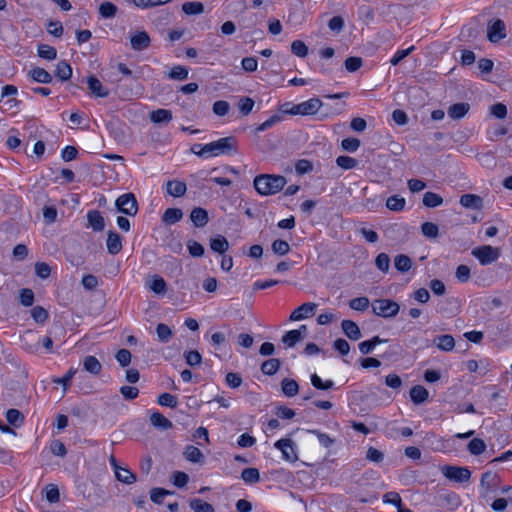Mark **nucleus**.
<instances>
[{
	"instance_id": "nucleus-31",
	"label": "nucleus",
	"mask_w": 512,
	"mask_h": 512,
	"mask_svg": "<svg viewBox=\"0 0 512 512\" xmlns=\"http://www.w3.org/2000/svg\"><path fill=\"white\" fill-rule=\"evenodd\" d=\"M394 266L399 272L406 273L412 267V260L405 254H399L394 258Z\"/></svg>"
},
{
	"instance_id": "nucleus-25",
	"label": "nucleus",
	"mask_w": 512,
	"mask_h": 512,
	"mask_svg": "<svg viewBox=\"0 0 512 512\" xmlns=\"http://www.w3.org/2000/svg\"><path fill=\"white\" fill-rule=\"evenodd\" d=\"M281 391L286 397H294L299 392V385L294 379L284 378L281 381Z\"/></svg>"
},
{
	"instance_id": "nucleus-20",
	"label": "nucleus",
	"mask_w": 512,
	"mask_h": 512,
	"mask_svg": "<svg viewBox=\"0 0 512 512\" xmlns=\"http://www.w3.org/2000/svg\"><path fill=\"white\" fill-rule=\"evenodd\" d=\"M167 193L173 197H181L186 193L185 182L179 180H170L166 184Z\"/></svg>"
},
{
	"instance_id": "nucleus-56",
	"label": "nucleus",
	"mask_w": 512,
	"mask_h": 512,
	"mask_svg": "<svg viewBox=\"0 0 512 512\" xmlns=\"http://www.w3.org/2000/svg\"><path fill=\"white\" fill-rule=\"evenodd\" d=\"M76 372H77L76 368H70L63 377L53 378L52 381L56 384H61L64 388V391H66L70 385L72 378L76 374Z\"/></svg>"
},
{
	"instance_id": "nucleus-38",
	"label": "nucleus",
	"mask_w": 512,
	"mask_h": 512,
	"mask_svg": "<svg viewBox=\"0 0 512 512\" xmlns=\"http://www.w3.org/2000/svg\"><path fill=\"white\" fill-rule=\"evenodd\" d=\"M405 204L406 200L398 195L390 196L386 201V207L391 211H402Z\"/></svg>"
},
{
	"instance_id": "nucleus-5",
	"label": "nucleus",
	"mask_w": 512,
	"mask_h": 512,
	"mask_svg": "<svg viewBox=\"0 0 512 512\" xmlns=\"http://www.w3.org/2000/svg\"><path fill=\"white\" fill-rule=\"evenodd\" d=\"M471 254L478 259L481 265H489L498 260L500 249L490 245H483L474 248Z\"/></svg>"
},
{
	"instance_id": "nucleus-6",
	"label": "nucleus",
	"mask_w": 512,
	"mask_h": 512,
	"mask_svg": "<svg viewBox=\"0 0 512 512\" xmlns=\"http://www.w3.org/2000/svg\"><path fill=\"white\" fill-rule=\"evenodd\" d=\"M23 340L24 348L30 353H35L38 351L40 342L47 351L51 352L53 349V340L49 336L40 340V338L36 337V335L32 332H27Z\"/></svg>"
},
{
	"instance_id": "nucleus-63",
	"label": "nucleus",
	"mask_w": 512,
	"mask_h": 512,
	"mask_svg": "<svg viewBox=\"0 0 512 512\" xmlns=\"http://www.w3.org/2000/svg\"><path fill=\"white\" fill-rule=\"evenodd\" d=\"M336 163L342 169H353L358 165V161L355 158L349 156L337 157Z\"/></svg>"
},
{
	"instance_id": "nucleus-57",
	"label": "nucleus",
	"mask_w": 512,
	"mask_h": 512,
	"mask_svg": "<svg viewBox=\"0 0 512 512\" xmlns=\"http://www.w3.org/2000/svg\"><path fill=\"white\" fill-rule=\"evenodd\" d=\"M291 51L294 55L303 58L308 54V47L303 41L295 40L291 44Z\"/></svg>"
},
{
	"instance_id": "nucleus-11",
	"label": "nucleus",
	"mask_w": 512,
	"mask_h": 512,
	"mask_svg": "<svg viewBox=\"0 0 512 512\" xmlns=\"http://www.w3.org/2000/svg\"><path fill=\"white\" fill-rule=\"evenodd\" d=\"M316 307L317 305L312 302L303 303L291 313L289 319L291 321H299L312 317L315 314Z\"/></svg>"
},
{
	"instance_id": "nucleus-26",
	"label": "nucleus",
	"mask_w": 512,
	"mask_h": 512,
	"mask_svg": "<svg viewBox=\"0 0 512 512\" xmlns=\"http://www.w3.org/2000/svg\"><path fill=\"white\" fill-rule=\"evenodd\" d=\"M29 76L38 83L49 84L52 82V76L44 68H33L29 71Z\"/></svg>"
},
{
	"instance_id": "nucleus-37",
	"label": "nucleus",
	"mask_w": 512,
	"mask_h": 512,
	"mask_svg": "<svg viewBox=\"0 0 512 512\" xmlns=\"http://www.w3.org/2000/svg\"><path fill=\"white\" fill-rule=\"evenodd\" d=\"M182 11L186 15H199L204 12V5L201 2H185L182 5Z\"/></svg>"
},
{
	"instance_id": "nucleus-55",
	"label": "nucleus",
	"mask_w": 512,
	"mask_h": 512,
	"mask_svg": "<svg viewBox=\"0 0 512 512\" xmlns=\"http://www.w3.org/2000/svg\"><path fill=\"white\" fill-rule=\"evenodd\" d=\"M311 384L313 387L319 390H329L334 386V382L332 380L323 382L317 374L311 375Z\"/></svg>"
},
{
	"instance_id": "nucleus-34",
	"label": "nucleus",
	"mask_w": 512,
	"mask_h": 512,
	"mask_svg": "<svg viewBox=\"0 0 512 512\" xmlns=\"http://www.w3.org/2000/svg\"><path fill=\"white\" fill-rule=\"evenodd\" d=\"M55 76L61 81H67L72 76V68L66 61H60L56 65Z\"/></svg>"
},
{
	"instance_id": "nucleus-62",
	"label": "nucleus",
	"mask_w": 512,
	"mask_h": 512,
	"mask_svg": "<svg viewBox=\"0 0 512 512\" xmlns=\"http://www.w3.org/2000/svg\"><path fill=\"white\" fill-rule=\"evenodd\" d=\"M187 248L190 255L193 257H202L205 252L203 245L194 240H189L187 242Z\"/></svg>"
},
{
	"instance_id": "nucleus-52",
	"label": "nucleus",
	"mask_w": 512,
	"mask_h": 512,
	"mask_svg": "<svg viewBox=\"0 0 512 512\" xmlns=\"http://www.w3.org/2000/svg\"><path fill=\"white\" fill-rule=\"evenodd\" d=\"M272 251L277 255H286L290 251V245L285 240L277 239L272 243Z\"/></svg>"
},
{
	"instance_id": "nucleus-12",
	"label": "nucleus",
	"mask_w": 512,
	"mask_h": 512,
	"mask_svg": "<svg viewBox=\"0 0 512 512\" xmlns=\"http://www.w3.org/2000/svg\"><path fill=\"white\" fill-rule=\"evenodd\" d=\"M130 43L133 50L142 51L150 46L151 39L146 31H140L131 35Z\"/></svg>"
},
{
	"instance_id": "nucleus-35",
	"label": "nucleus",
	"mask_w": 512,
	"mask_h": 512,
	"mask_svg": "<svg viewBox=\"0 0 512 512\" xmlns=\"http://www.w3.org/2000/svg\"><path fill=\"white\" fill-rule=\"evenodd\" d=\"M280 366L281 361L279 359L271 358L262 363L261 371L265 375L272 376L279 370Z\"/></svg>"
},
{
	"instance_id": "nucleus-9",
	"label": "nucleus",
	"mask_w": 512,
	"mask_h": 512,
	"mask_svg": "<svg viewBox=\"0 0 512 512\" xmlns=\"http://www.w3.org/2000/svg\"><path fill=\"white\" fill-rule=\"evenodd\" d=\"M442 472L446 478L457 483L467 482L471 477V472L466 467L445 466Z\"/></svg>"
},
{
	"instance_id": "nucleus-22",
	"label": "nucleus",
	"mask_w": 512,
	"mask_h": 512,
	"mask_svg": "<svg viewBox=\"0 0 512 512\" xmlns=\"http://www.w3.org/2000/svg\"><path fill=\"white\" fill-rule=\"evenodd\" d=\"M429 397L428 390L421 386V385H415L410 390V398L413 401L414 404H422L425 402Z\"/></svg>"
},
{
	"instance_id": "nucleus-33",
	"label": "nucleus",
	"mask_w": 512,
	"mask_h": 512,
	"mask_svg": "<svg viewBox=\"0 0 512 512\" xmlns=\"http://www.w3.org/2000/svg\"><path fill=\"white\" fill-rule=\"evenodd\" d=\"M115 475L118 481L128 485L136 481V475L127 468L116 467Z\"/></svg>"
},
{
	"instance_id": "nucleus-24",
	"label": "nucleus",
	"mask_w": 512,
	"mask_h": 512,
	"mask_svg": "<svg viewBox=\"0 0 512 512\" xmlns=\"http://www.w3.org/2000/svg\"><path fill=\"white\" fill-rule=\"evenodd\" d=\"M151 424L160 430H168L173 427V423L159 412H153L150 415Z\"/></svg>"
},
{
	"instance_id": "nucleus-45",
	"label": "nucleus",
	"mask_w": 512,
	"mask_h": 512,
	"mask_svg": "<svg viewBox=\"0 0 512 512\" xmlns=\"http://www.w3.org/2000/svg\"><path fill=\"white\" fill-rule=\"evenodd\" d=\"M6 419L9 422V424L13 426H20L24 422V416L23 414L14 408L9 409L6 412Z\"/></svg>"
},
{
	"instance_id": "nucleus-27",
	"label": "nucleus",
	"mask_w": 512,
	"mask_h": 512,
	"mask_svg": "<svg viewBox=\"0 0 512 512\" xmlns=\"http://www.w3.org/2000/svg\"><path fill=\"white\" fill-rule=\"evenodd\" d=\"M183 217V212L179 208H168L165 210L162 221L168 225L175 224Z\"/></svg>"
},
{
	"instance_id": "nucleus-49",
	"label": "nucleus",
	"mask_w": 512,
	"mask_h": 512,
	"mask_svg": "<svg viewBox=\"0 0 512 512\" xmlns=\"http://www.w3.org/2000/svg\"><path fill=\"white\" fill-rule=\"evenodd\" d=\"M282 119H283V117L281 115L274 114L269 119H267L262 124H260L258 127H256L255 132L259 133V132H263L265 130H268L271 127H273L274 125H276L279 122H281Z\"/></svg>"
},
{
	"instance_id": "nucleus-13",
	"label": "nucleus",
	"mask_w": 512,
	"mask_h": 512,
	"mask_svg": "<svg viewBox=\"0 0 512 512\" xmlns=\"http://www.w3.org/2000/svg\"><path fill=\"white\" fill-rule=\"evenodd\" d=\"M88 88L95 97L107 98L110 95V91L102 85L100 80L90 75L87 77Z\"/></svg>"
},
{
	"instance_id": "nucleus-40",
	"label": "nucleus",
	"mask_w": 512,
	"mask_h": 512,
	"mask_svg": "<svg viewBox=\"0 0 512 512\" xmlns=\"http://www.w3.org/2000/svg\"><path fill=\"white\" fill-rule=\"evenodd\" d=\"M149 288L156 294H165L167 290V284L162 277L154 275L149 284Z\"/></svg>"
},
{
	"instance_id": "nucleus-1",
	"label": "nucleus",
	"mask_w": 512,
	"mask_h": 512,
	"mask_svg": "<svg viewBox=\"0 0 512 512\" xmlns=\"http://www.w3.org/2000/svg\"><path fill=\"white\" fill-rule=\"evenodd\" d=\"M191 151L199 157L205 158L221 154H234L237 152V141L234 137L228 136L205 144L199 151H195V147H192Z\"/></svg>"
},
{
	"instance_id": "nucleus-39",
	"label": "nucleus",
	"mask_w": 512,
	"mask_h": 512,
	"mask_svg": "<svg viewBox=\"0 0 512 512\" xmlns=\"http://www.w3.org/2000/svg\"><path fill=\"white\" fill-rule=\"evenodd\" d=\"M443 203V198L434 192H426L423 195V204L426 207L434 208L440 206Z\"/></svg>"
},
{
	"instance_id": "nucleus-14",
	"label": "nucleus",
	"mask_w": 512,
	"mask_h": 512,
	"mask_svg": "<svg viewBox=\"0 0 512 512\" xmlns=\"http://www.w3.org/2000/svg\"><path fill=\"white\" fill-rule=\"evenodd\" d=\"M344 334L353 341H357L361 338L362 334L359 326L352 320H343L341 323Z\"/></svg>"
},
{
	"instance_id": "nucleus-61",
	"label": "nucleus",
	"mask_w": 512,
	"mask_h": 512,
	"mask_svg": "<svg viewBox=\"0 0 512 512\" xmlns=\"http://www.w3.org/2000/svg\"><path fill=\"white\" fill-rule=\"evenodd\" d=\"M349 306L353 310L364 311L369 307V299L367 297L353 298L350 300Z\"/></svg>"
},
{
	"instance_id": "nucleus-21",
	"label": "nucleus",
	"mask_w": 512,
	"mask_h": 512,
	"mask_svg": "<svg viewBox=\"0 0 512 512\" xmlns=\"http://www.w3.org/2000/svg\"><path fill=\"white\" fill-rule=\"evenodd\" d=\"M499 484V477L493 472H485L481 477V487L486 491H494Z\"/></svg>"
},
{
	"instance_id": "nucleus-59",
	"label": "nucleus",
	"mask_w": 512,
	"mask_h": 512,
	"mask_svg": "<svg viewBox=\"0 0 512 512\" xmlns=\"http://www.w3.org/2000/svg\"><path fill=\"white\" fill-rule=\"evenodd\" d=\"M158 404L161 405V406H166V407H170V408H174L176 407L177 405V397L170 394V393H162L159 395L158 397V400H157Z\"/></svg>"
},
{
	"instance_id": "nucleus-18",
	"label": "nucleus",
	"mask_w": 512,
	"mask_h": 512,
	"mask_svg": "<svg viewBox=\"0 0 512 512\" xmlns=\"http://www.w3.org/2000/svg\"><path fill=\"white\" fill-rule=\"evenodd\" d=\"M469 109L470 105L468 103H455L448 108L447 113L451 119L458 120L463 118L468 113Z\"/></svg>"
},
{
	"instance_id": "nucleus-19",
	"label": "nucleus",
	"mask_w": 512,
	"mask_h": 512,
	"mask_svg": "<svg viewBox=\"0 0 512 512\" xmlns=\"http://www.w3.org/2000/svg\"><path fill=\"white\" fill-rule=\"evenodd\" d=\"M107 249H108V252L112 255H116L121 251L122 241H121V237L118 233H116L114 231L108 232Z\"/></svg>"
},
{
	"instance_id": "nucleus-30",
	"label": "nucleus",
	"mask_w": 512,
	"mask_h": 512,
	"mask_svg": "<svg viewBox=\"0 0 512 512\" xmlns=\"http://www.w3.org/2000/svg\"><path fill=\"white\" fill-rule=\"evenodd\" d=\"M83 366L86 371L93 375H98L102 370V365L99 360L91 355L84 358Z\"/></svg>"
},
{
	"instance_id": "nucleus-29",
	"label": "nucleus",
	"mask_w": 512,
	"mask_h": 512,
	"mask_svg": "<svg viewBox=\"0 0 512 512\" xmlns=\"http://www.w3.org/2000/svg\"><path fill=\"white\" fill-rule=\"evenodd\" d=\"M210 248L214 252H218L220 254H223V253H225L228 250L229 242H228V240L224 236L217 235L216 237L211 238V240H210Z\"/></svg>"
},
{
	"instance_id": "nucleus-32",
	"label": "nucleus",
	"mask_w": 512,
	"mask_h": 512,
	"mask_svg": "<svg viewBox=\"0 0 512 512\" xmlns=\"http://www.w3.org/2000/svg\"><path fill=\"white\" fill-rule=\"evenodd\" d=\"M185 458L193 463H200L204 459V455L201 450L193 445H188L184 450Z\"/></svg>"
},
{
	"instance_id": "nucleus-2",
	"label": "nucleus",
	"mask_w": 512,
	"mask_h": 512,
	"mask_svg": "<svg viewBox=\"0 0 512 512\" xmlns=\"http://www.w3.org/2000/svg\"><path fill=\"white\" fill-rule=\"evenodd\" d=\"M287 180L281 175L262 174L254 179V187L261 195H273L281 191Z\"/></svg>"
},
{
	"instance_id": "nucleus-4",
	"label": "nucleus",
	"mask_w": 512,
	"mask_h": 512,
	"mask_svg": "<svg viewBox=\"0 0 512 512\" xmlns=\"http://www.w3.org/2000/svg\"><path fill=\"white\" fill-rule=\"evenodd\" d=\"M371 306L373 313L383 318L395 317L400 310L399 304L391 299H376Z\"/></svg>"
},
{
	"instance_id": "nucleus-51",
	"label": "nucleus",
	"mask_w": 512,
	"mask_h": 512,
	"mask_svg": "<svg viewBox=\"0 0 512 512\" xmlns=\"http://www.w3.org/2000/svg\"><path fill=\"white\" fill-rule=\"evenodd\" d=\"M422 234L430 239H435L438 236V226L432 222H425L421 226Z\"/></svg>"
},
{
	"instance_id": "nucleus-64",
	"label": "nucleus",
	"mask_w": 512,
	"mask_h": 512,
	"mask_svg": "<svg viewBox=\"0 0 512 512\" xmlns=\"http://www.w3.org/2000/svg\"><path fill=\"white\" fill-rule=\"evenodd\" d=\"M184 358L189 366H197L202 362V356L197 350L185 352Z\"/></svg>"
},
{
	"instance_id": "nucleus-54",
	"label": "nucleus",
	"mask_w": 512,
	"mask_h": 512,
	"mask_svg": "<svg viewBox=\"0 0 512 512\" xmlns=\"http://www.w3.org/2000/svg\"><path fill=\"white\" fill-rule=\"evenodd\" d=\"M156 333L161 342H168L170 338L172 337V330L169 328L168 325L164 323H160L156 327Z\"/></svg>"
},
{
	"instance_id": "nucleus-42",
	"label": "nucleus",
	"mask_w": 512,
	"mask_h": 512,
	"mask_svg": "<svg viewBox=\"0 0 512 512\" xmlns=\"http://www.w3.org/2000/svg\"><path fill=\"white\" fill-rule=\"evenodd\" d=\"M118 11V8L112 2H103L99 6V14L102 18H113Z\"/></svg>"
},
{
	"instance_id": "nucleus-50",
	"label": "nucleus",
	"mask_w": 512,
	"mask_h": 512,
	"mask_svg": "<svg viewBox=\"0 0 512 512\" xmlns=\"http://www.w3.org/2000/svg\"><path fill=\"white\" fill-rule=\"evenodd\" d=\"M376 267L383 273H387L390 268V257L386 253H380L375 259Z\"/></svg>"
},
{
	"instance_id": "nucleus-16",
	"label": "nucleus",
	"mask_w": 512,
	"mask_h": 512,
	"mask_svg": "<svg viewBox=\"0 0 512 512\" xmlns=\"http://www.w3.org/2000/svg\"><path fill=\"white\" fill-rule=\"evenodd\" d=\"M88 225L92 227L94 231H102L105 227L104 217L98 210H91L87 213Z\"/></svg>"
},
{
	"instance_id": "nucleus-28",
	"label": "nucleus",
	"mask_w": 512,
	"mask_h": 512,
	"mask_svg": "<svg viewBox=\"0 0 512 512\" xmlns=\"http://www.w3.org/2000/svg\"><path fill=\"white\" fill-rule=\"evenodd\" d=\"M150 120L154 123H169L172 120V112L168 109H157L150 113Z\"/></svg>"
},
{
	"instance_id": "nucleus-53",
	"label": "nucleus",
	"mask_w": 512,
	"mask_h": 512,
	"mask_svg": "<svg viewBox=\"0 0 512 512\" xmlns=\"http://www.w3.org/2000/svg\"><path fill=\"white\" fill-rule=\"evenodd\" d=\"M254 100L250 97H242L238 102L239 111L243 116H247L254 107Z\"/></svg>"
},
{
	"instance_id": "nucleus-46",
	"label": "nucleus",
	"mask_w": 512,
	"mask_h": 512,
	"mask_svg": "<svg viewBox=\"0 0 512 512\" xmlns=\"http://www.w3.org/2000/svg\"><path fill=\"white\" fill-rule=\"evenodd\" d=\"M467 448L472 455H480L485 451L486 444L482 439L474 438L469 442Z\"/></svg>"
},
{
	"instance_id": "nucleus-15",
	"label": "nucleus",
	"mask_w": 512,
	"mask_h": 512,
	"mask_svg": "<svg viewBox=\"0 0 512 512\" xmlns=\"http://www.w3.org/2000/svg\"><path fill=\"white\" fill-rule=\"evenodd\" d=\"M460 204L465 208L480 210L483 206V199L475 194H463Z\"/></svg>"
},
{
	"instance_id": "nucleus-58",
	"label": "nucleus",
	"mask_w": 512,
	"mask_h": 512,
	"mask_svg": "<svg viewBox=\"0 0 512 512\" xmlns=\"http://www.w3.org/2000/svg\"><path fill=\"white\" fill-rule=\"evenodd\" d=\"M300 331L290 330L282 337V342L287 347H293L298 341H300Z\"/></svg>"
},
{
	"instance_id": "nucleus-7",
	"label": "nucleus",
	"mask_w": 512,
	"mask_h": 512,
	"mask_svg": "<svg viewBox=\"0 0 512 512\" xmlns=\"http://www.w3.org/2000/svg\"><path fill=\"white\" fill-rule=\"evenodd\" d=\"M118 211L129 216H135L138 212V203L132 193H126L119 196L116 200Z\"/></svg>"
},
{
	"instance_id": "nucleus-17",
	"label": "nucleus",
	"mask_w": 512,
	"mask_h": 512,
	"mask_svg": "<svg viewBox=\"0 0 512 512\" xmlns=\"http://www.w3.org/2000/svg\"><path fill=\"white\" fill-rule=\"evenodd\" d=\"M190 218L198 228L204 227L209 221L208 212L201 207H195L190 213Z\"/></svg>"
},
{
	"instance_id": "nucleus-44",
	"label": "nucleus",
	"mask_w": 512,
	"mask_h": 512,
	"mask_svg": "<svg viewBox=\"0 0 512 512\" xmlns=\"http://www.w3.org/2000/svg\"><path fill=\"white\" fill-rule=\"evenodd\" d=\"M190 507L195 512H215L211 504L198 498L190 500Z\"/></svg>"
},
{
	"instance_id": "nucleus-47",
	"label": "nucleus",
	"mask_w": 512,
	"mask_h": 512,
	"mask_svg": "<svg viewBox=\"0 0 512 512\" xmlns=\"http://www.w3.org/2000/svg\"><path fill=\"white\" fill-rule=\"evenodd\" d=\"M189 71L181 65L174 66L168 73L169 78L183 81L188 78Z\"/></svg>"
},
{
	"instance_id": "nucleus-48",
	"label": "nucleus",
	"mask_w": 512,
	"mask_h": 512,
	"mask_svg": "<svg viewBox=\"0 0 512 512\" xmlns=\"http://www.w3.org/2000/svg\"><path fill=\"white\" fill-rule=\"evenodd\" d=\"M31 317L35 322L43 324L48 319L49 313L42 306H35L31 309Z\"/></svg>"
},
{
	"instance_id": "nucleus-60",
	"label": "nucleus",
	"mask_w": 512,
	"mask_h": 512,
	"mask_svg": "<svg viewBox=\"0 0 512 512\" xmlns=\"http://www.w3.org/2000/svg\"><path fill=\"white\" fill-rule=\"evenodd\" d=\"M169 494H173V492L163 488H152L150 491V499L156 504H161L163 498Z\"/></svg>"
},
{
	"instance_id": "nucleus-3",
	"label": "nucleus",
	"mask_w": 512,
	"mask_h": 512,
	"mask_svg": "<svg viewBox=\"0 0 512 512\" xmlns=\"http://www.w3.org/2000/svg\"><path fill=\"white\" fill-rule=\"evenodd\" d=\"M322 106L323 103L319 98H311L302 103L291 105L290 109H283V113L302 116L314 115Z\"/></svg>"
},
{
	"instance_id": "nucleus-36",
	"label": "nucleus",
	"mask_w": 512,
	"mask_h": 512,
	"mask_svg": "<svg viewBox=\"0 0 512 512\" xmlns=\"http://www.w3.org/2000/svg\"><path fill=\"white\" fill-rule=\"evenodd\" d=\"M242 480L247 484H255L260 481V473L257 468L249 467L242 470Z\"/></svg>"
},
{
	"instance_id": "nucleus-23",
	"label": "nucleus",
	"mask_w": 512,
	"mask_h": 512,
	"mask_svg": "<svg viewBox=\"0 0 512 512\" xmlns=\"http://www.w3.org/2000/svg\"><path fill=\"white\" fill-rule=\"evenodd\" d=\"M433 342L442 351H451L455 347V340L449 334L436 336Z\"/></svg>"
},
{
	"instance_id": "nucleus-8",
	"label": "nucleus",
	"mask_w": 512,
	"mask_h": 512,
	"mask_svg": "<svg viewBox=\"0 0 512 512\" xmlns=\"http://www.w3.org/2000/svg\"><path fill=\"white\" fill-rule=\"evenodd\" d=\"M274 447L281 451L282 457L289 463L298 461L296 445L290 438H282L275 442Z\"/></svg>"
},
{
	"instance_id": "nucleus-43",
	"label": "nucleus",
	"mask_w": 512,
	"mask_h": 512,
	"mask_svg": "<svg viewBox=\"0 0 512 512\" xmlns=\"http://www.w3.org/2000/svg\"><path fill=\"white\" fill-rule=\"evenodd\" d=\"M173 0H132L135 6L141 9H149L157 6L165 5Z\"/></svg>"
},
{
	"instance_id": "nucleus-10",
	"label": "nucleus",
	"mask_w": 512,
	"mask_h": 512,
	"mask_svg": "<svg viewBox=\"0 0 512 512\" xmlns=\"http://www.w3.org/2000/svg\"><path fill=\"white\" fill-rule=\"evenodd\" d=\"M506 37V26L503 20L496 19L489 22L487 27V38L492 43H497Z\"/></svg>"
},
{
	"instance_id": "nucleus-41",
	"label": "nucleus",
	"mask_w": 512,
	"mask_h": 512,
	"mask_svg": "<svg viewBox=\"0 0 512 512\" xmlns=\"http://www.w3.org/2000/svg\"><path fill=\"white\" fill-rule=\"evenodd\" d=\"M38 56L46 60H54L57 57V51L54 47L47 44L38 45Z\"/></svg>"
}]
</instances>
